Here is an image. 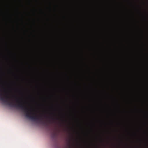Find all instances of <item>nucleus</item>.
<instances>
[{"mask_svg": "<svg viewBox=\"0 0 148 148\" xmlns=\"http://www.w3.org/2000/svg\"><path fill=\"white\" fill-rule=\"evenodd\" d=\"M0 91L2 92L3 90L1 89L0 90ZM3 92H5V94L2 93H0V100L2 101L11 106L15 107L22 110L24 112L26 117L28 119L34 121L43 122L41 116L38 115L36 114L33 112L32 110L28 108L22 101H20L15 96V97L16 99V103L14 104L12 101H11V98L7 95V92L5 91Z\"/></svg>", "mask_w": 148, "mask_h": 148, "instance_id": "nucleus-1", "label": "nucleus"}, {"mask_svg": "<svg viewBox=\"0 0 148 148\" xmlns=\"http://www.w3.org/2000/svg\"><path fill=\"white\" fill-rule=\"evenodd\" d=\"M69 148H73L70 144L68 145Z\"/></svg>", "mask_w": 148, "mask_h": 148, "instance_id": "nucleus-2", "label": "nucleus"}, {"mask_svg": "<svg viewBox=\"0 0 148 148\" xmlns=\"http://www.w3.org/2000/svg\"><path fill=\"white\" fill-rule=\"evenodd\" d=\"M52 119L53 120H54L55 119V118H54V117H52Z\"/></svg>", "mask_w": 148, "mask_h": 148, "instance_id": "nucleus-3", "label": "nucleus"}, {"mask_svg": "<svg viewBox=\"0 0 148 148\" xmlns=\"http://www.w3.org/2000/svg\"><path fill=\"white\" fill-rule=\"evenodd\" d=\"M54 134V136H56V133H54V134Z\"/></svg>", "mask_w": 148, "mask_h": 148, "instance_id": "nucleus-4", "label": "nucleus"}]
</instances>
